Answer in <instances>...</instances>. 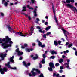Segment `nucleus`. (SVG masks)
<instances>
[{
  "mask_svg": "<svg viewBox=\"0 0 77 77\" xmlns=\"http://www.w3.org/2000/svg\"><path fill=\"white\" fill-rule=\"evenodd\" d=\"M6 40L7 41V42L6 43V45L4 47H3L4 49H6L9 47H11L12 46L11 44H13V42L11 41V39L9 38L8 36H7Z\"/></svg>",
  "mask_w": 77,
  "mask_h": 77,
  "instance_id": "1",
  "label": "nucleus"
},
{
  "mask_svg": "<svg viewBox=\"0 0 77 77\" xmlns=\"http://www.w3.org/2000/svg\"><path fill=\"white\" fill-rule=\"evenodd\" d=\"M8 36H6L5 37V38H4L3 39H2L1 38H0V44H2L1 45L2 47H5V46H6V43L8 42L7 40V37Z\"/></svg>",
  "mask_w": 77,
  "mask_h": 77,
  "instance_id": "2",
  "label": "nucleus"
},
{
  "mask_svg": "<svg viewBox=\"0 0 77 77\" xmlns=\"http://www.w3.org/2000/svg\"><path fill=\"white\" fill-rule=\"evenodd\" d=\"M66 5L68 7H69V8H70V9L72 8V9H71V10L72 11H73L74 13H75V11H76V12H77V9H76V8H75V7H74V6L72 5H71V4H66ZM74 9L75 10H74Z\"/></svg>",
  "mask_w": 77,
  "mask_h": 77,
  "instance_id": "3",
  "label": "nucleus"
},
{
  "mask_svg": "<svg viewBox=\"0 0 77 77\" xmlns=\"http://www.w3.org/2000/svg\"><path fill=\"white\" fill-rule=\"evenodd\" d=\"M49 65L50 67H48V70L49 71H53V68H55L54 65V63H53L51 62L49 63Z\"/></svg>",
  "mask_w": 77,
  "mask_h": 77,
  "instance_id": "4",
  "label": "nucleus"
},
{
  "mask_svg": "<svg viewBox=\"0 0 77 77\" xmlns=\"http://www.w3.org/2000/svg\"><path fill=\"white\" fill-rule=\"evenodd\" d=\"M52 8L53 10V12L54 13V18L55 20V21L56 23H57V24H58V23H57L58 21L57 20V18H56V14H55V10L54 9V6H52Z\"/></svg>",
  "mask_w": 77,
  "mask_h": 77,
  "instance_id": "5",
  "label": "nucleus"
},
{
  "mask_svg": "<svg viewBox=\"0 0 77 77\" xmlns=\"http://www.w3.org/2000/svg\"><path fill=\"white\" fill-rule=\"evenodd\" d=\"M0 72H1V74H5V72H7V69L6 67L4 68L3 69L2 68H0Z\"/></svg>",
  "mask_w": 77,
  "mask_h": 77,
  "instance_id": "6",
  "label": "nucleus"
},
{
  "mask_svg": "<svg viewBox=\"0 0 77 77\" xmlns=\"http://www.w3.org/2000/svg\"><path fill=\"white\" fill-rule=\"evenodd\" d=\"M6 55H7V54L6 53H5L4 54L3 53L0 54V57L1 58L2 60H4V59H5L4 57H6Z\"/></svg>",
  "mask_w": 77,
  "mask_h": 77,
  "instance_id": "7",
  "label": "nucleus"
},
{
  "mask_svg": "<svg viewBox=\"0 0 77 77\" xmlns=\"http://www.w3.org/2000/svg\"><path fill=\"white\" fill-rule=\"evenodd\" d=\"M36 28L37 29H39V31L40 33H42L43 34H44V33H45V31H42V29H41L40 26H37L36 27Z\"/></svg>",
  "mask_w": 77,
  "mask_h": 77,
  "instance_id": "8",
  "label": "nucleus"
},
{
  "mask_svg": "<svg viewBox=\"0 0 77 77\" xmlns=\"http://www.w3.org/2000/svg\"><path fill=\"white\" fill-rule=\"evenodd\" d=\"M6 27L8 29V31L10 32L11 33H12V30L13 32L14 31V29L12 28L11 27V26L10 25H7Z\"/></svg>",
  "mask_w": 77,
  "mask_h": 77,
  "instance_id": "9",
  "label": "nucleus"
},
{
  "mask_svg": "<svg viewBox=\"0 0 77 77\" xmlns=\"http://www.w3.org/2000/svg\"><path fill=\"white\" fill-rule=\"evenodd\" d=\"M37 41L38 42V45L39 46H41L42 48H44L45 47V44L42 45V43L38 39L37 40Z\"/></svg>",
  "mask_w": 77,
  "mask_h": 77,
  "instance_id": "10",
  "label": "nucleus"
},
{
  "mask_svg": "<svg viewBox=\"0 0 77 77\" xmlns=\"http://www.w3.org/2000/svg\"><path fill=\"white\" fill-rule=\"evenodd\" d=\"M23 65L26 66V68H27L28 67V66H30L31 63H28L27 64L26 63V62L23 61Z\"/></svg>",
  "mask_w": 77,
  "mask_h": 77,
  "instance_id": "11",
  "label": "nucleus"
},
{
  "mask_svg": "<svg viewBox=\"0 0 77 77\" xmlns=\"http://www.w3.org/2000/svg\"><path fill=\"white\" fill-rule=\"evenodd\" d=\"M17 34L19 35V36H26L27 35H24L22 32H17Z\"/></svg>",
  "mask_w": 77,
  "mask_h": 77,
  "instance_id": "12",
  "label": "nucleus"
},
{
  "mask_svg": "<svg viewBox=\"0 0 77 77\" xmlns=\"http://www.w3.org/2000/svg\"><path fill=\"white\" fill-rule=\"evenodd\" d=\"M33 48H26V51L27 52H30V51H33Z\"/></svg>",
  "mask_w": 77,
  "mask_h": 77,
  "instance_id": "13",
  "label": "nucleus"
},
{
  "mask_svg": "<svg viewBox=\"0 0 77 77\" xmlns=\"http://www.w3.org/2000/svg\"><path fill=\"white\" fill-rule=\"evenodd\" d=\"M14 56H12V57L10 58V62L12 63L14 62V60H13L14 59Z\"/></svg>",
  "mask_w": 77,
  "mask_h": 77,
  "instance_id": "14",
  "label": "nucleus"
},
{
  "mask_svg": "<svg viewBox=\"0 0 77 77\" xmlns=\"http://www.w3.org/2000/svg\"><path fill=\"white\" fill-rule=\"evenodd\" d=\"M37 10V9H36V8H35V10H34L33 12L34 13V17H37V14H36V11Z\"/></svg>",
  "mask_w": 77,
  "mask_h": 77,
  "instance_id": "15",
  "label": "nucleus"
},
{
  "mask_svg": "<svg viewBox=\"0 0 77 77\" xmlns=\"http://www.w3.org/2000/svg\"><path fill=\"white\" fill-rule=\"evenodd\" d=\"M35 56L36 57H32V59H33L34 60H36V59H37L38 58V54H36L35 55Z\"/></svg>",
  "mask_w": 77,
  "mask_h": 77,
  "instance_id": "16",
  "label": "nucleus"
},
{
  "mask_svg": "<svg viewBox=\"0 0 77 77\" xmlns=\"http://www.w3.org/2000/svg\"><path fill=\"white\" fill-rule=\"evenodd\" d=\"M23 15H24L25 16H26V17H27L29 19V20H31V17H30V16H28V15L24 13H22Z\"/></svg>",
  "mask_w": 77,
  "mask_h": 77,
  "instance_id": "17",
  "label": "nucleus"
},
{
  "mask_svg": "<svg viewBox=\"0 0 77 77\" xmlns=\"http://www.w3.org/2000/svg\"><path fill=\"white\" fill-rule=\"evenodd\" d=\"M51 28V26H49L48 27H47L45 29V30L46 31H48V30H50V28Z\"/></svg>",
  "mask_w": 77,
  "mask_h": 77,
  "instance_id": "18",
  "label": "nucleus"
},
{
  "mask_svg": "<svg viewBox=\"0 0 77 77\" xmlns=\"http://www.w3.org/2000/svg\"><path fill=\"white\" fill-rule=\"evenodd\" d=\"M17 53V54L18 56H21V55H23V52H20V51H19Z\"/></svg>",
  "mask_w": 77,
  "mask_h": 77,
  "instance_id": "19",
  "label": "nucleus"
},
{
  "mask_svg": "<svg viewBox=\"0 0 77 77\" xmlns=\"http://www.w3.org/2000/svg\"><path fill=\"white\" fill-rule=\"evenodd\" d=\"M31 73H32L33 76H35L36 75V73L34 72V71H31Z\"/></svg>",
  "mask_w": 77,
  "mask_h": 77,
  "instance_id": "20",
  "label": "nucleus"
},
{
  "mask_svg": "<svg viewBox=\"0 0 77 77\" xmlns=\"http://www.w3.org/2000/svg\"><path fill=\"white\" fill-rule=\"evenodd\" d=\"M54 44L55 46H57V45H58V43H57V42L56 40L54 41Z\"/></svg>",
  "mask_w": 77,
  "mask_h": 77,
  "instance_id": "21",
  "label": "nucleus"
},
{
  "mask_svg": "<svg viewBox=\"0 0 77 77\" xmlns=\"http://www.w3.org/2000/svg\"><path fill=\"white\" fill-rule=\"evenodd\" d=\"M64 65L66 66V68H69V63H65Z\"/></svg>",
  "mask_w": 77,
  "mask_h": 77,
  "instance_id": "22",
  "label": "nucleus"
},
{
  "mask_svg": "<svg viewBox=\"0 0 77 77\" xmlns=\"http://www.w3.org/2000/svg\"><path fill=\"white\" fill-rule=\"evenodd\" d=\"M23 9L22 10V12H25L26 11V7L24 6L23 7Z\"/></svg>",
  "mask_w": 77,
  "mask_h": 77,
  "instance_id": "23",
  "label": "nucleus"
},
{
  "mask_svg": "<svg viewBox=\"0 0 77 77\" xmlns=\"http://www.w3.org/2000/svg\"><path fill=\"white\" fill-rule=\"evenodd\" d=\"M61 29L62 31H63L64 34V35H65V34H66V33H66V32H67V31H66V30H64V29L63 28L62 29Z\"/></svg>",
  "mask_w": 77,
  "mask_h": 77,
  "instance_id": "24",
  "label": "nucleus"
},
{
  "mask_svg": "<svg viewBox=\"0 0 77 77\" xmlns=\"http://www.w3.org/2000/svg\"><path fill=\"white\" fill-rule=\"evenodd\" d=\"M41 62L42 64H44L45 63V59H42Z\"/></svg>",
  "mask_w": 77,
  "mask_h": 77,
  "instance_id": "25",
  "label": "nucleus"
},
{
  "mask_svg": "<svg viewBox=\"0 0 77 77\" xmlns=\"http://www.w3.org/2000/svg\"><path fill=\"white\" fill-rule=\"evenodd\" d=\"M50 59H54V58H55V56H51L50 57Z\"/></svg>",
  "mask_w": 77,
  "mask_h": 77,
  "instance_id": "26",
  "label": "nucleus"
},
{
  "mask_svg": "<svg viewBox=\"0 0 77 77\" xmlns=\"http://www.w3.org/2000/svg\"><path fill=\"white\" fill-rule=\"evenodd\" d=\"M36 71L38 73V74H41V71L39 70V69H37Z\"/></svg>",
  "mask_w": 77,
  "mask_h": 77,
  "instance_id": "27",
  "label": "nucleus"
},
{
  "mask_svg": "<svg viewBox=\"0 0 77 77\" xmlns=\"http://www.w3.org/2000/svg\"><path fill=\"white\" fill-rule=\"evenodd\" d=\"M36 71L38 73V74H41V71L39 70V69H37Z\"/></svg>",
  "mask_w": 77,
  "mask_h": 77,
  "instance_id": "28",
  "label": "nucleus"
},
{
  "mask_svg": "<svg viewBox=\"0 0 77 77\" xmlns=\"http://www.w3.org/2000/svg\"><path fill=\"white\" fill-rule=\"evenodd\" d=\"M63 61V59H60V60H59V63H62Z\"/></svg>",
  "mask_w": 77,
  "mask_h": 77,
  "instance_id": "29",
  "label": "nucleus"
},
{
  "mask_svg": "<svg viewBox=\"0 0 77 77\" xmlns=\"http://www.w3.org/2000/svg\"><path fill=\"white\" fill-rule=\"evenodd\" d=\"M66 2L67 3H70L71 2V0H66Z\"/></svg>",
  "mask_w": 77,
  "mask_h": 77,
  "instance_id": "30",
  "label": "nucleus"
},
{
  "mask_svg": "<svg viewBox=\"0 0 77 77\" xmlns=\"http://www.w3.org/2000/svg\"><path fill=\"white\" fill-rule=\"evenodd\" d=\"M4 6H8V3L7 2H5L4 3Z\"/></svg>",
  "mask_w": 77,
  "mask_h": 77,
  "instance_id": "31",
  "label": "nucleus"
},
{
  "mask_svg": "<svg viewBox=\"0 0 77 77\" xmlns=\"http://www.w3.org/2000/svg\"><path fill=\"white\" fill-rule=\"evenodd\" d=\"M73 45H72V44L71 43L69 44V45L68 46V47L69 48H70L71 47H72Z\"/></svg>",
  "mask_w": 77,
  "mask_h": 77,
  "instance_id": "32",
  "label": "nucleus"
},
{
  "mask_svg": "<svg viewBox=\"0 0 77 77\" xmlns=\"http://www.w3.org/2000/svg\"><path fill=\"white\" fill-rule=\"evenodd\" d=\"M51 54H52V55H54V50L52 51H51Z\"/></svg>",
  "mask_w": 77,
  "mask_h": 77,
  "instance_id": "33",
  "label": "nucleus"
},
{
  "mask_svg": "<svg viewBox=\"0 0 77 77\" xmlns=\"http://www.w3.org/2000/svg\"><path fill=\"white\" fill-rule=\"evenodd\" d=\"M42 56H43V57L44 59H45V58H46V56H45V54H43Z\"/></svg>",
  "mask_w": 77,
  "mask_h": 77,
  "instance_id": "34",
  "label": "nucleus"
},
{
  "mask_svg": "<svg viewBox=\"0 0 77 77\" xmlns=\"http://www.w3.org/2000/svg\"><path fill=\"white\" fill-rule=\"evenodd\" d=\"M33 30H34V29H33V27H31V28L30 29V30L31 32H33Z\"/></svg>",
  "mask_w": 77,
  "mask_h": 77,
  "instance_id": "35",
  "label": "nucleus"
},
{
  "mask_svg": "<svg viewBox=\"0 0 77 77\" xmlns=\"http://www.w3.org/2000/svg\"><path fill=\"white\" fill-rule=\"evenodd\" d=\"M51 35V32H47L46 34V36H48V35Z\"/></svg>",
  "mask_w": 77,
  "mask_h": 77,
  "instance_id": "36",
  "label": "nucleus"
},
{
  "mask_svg": "<svg viewBox=\"0 0 77 77\" xmlns=\"http://www.w3.org/2000/svg\"><path fill=\"white\" fill-rule=\"evenodd\" d=\"M5 65H7V66H8V68H11V69L12 68V67H11V66H10V65H8V64H5Z\"/></svg>",
  "mask_w": 77,
  "mask_h": 77,
  "instance_id": "37",
  "label": "nucleus"
},
{
  "mask_svg": "<svg viewBox=\"0 0 77 77\" xmlns=\"http://www.w3.org/2000/svg\"><path fill=\"white\" fill-rule=\"evenodd\" d=\"M19 51H19V48H17L16 50V52L18 53Z\"/></svg>",
  "mask_w": 77,
  "mask_h": 77,
  "instance_id": "38",
  "label": "nucleus"
},
{
  "mask_svg": "<svg viewBox=\"0 0 77 77\" xmlns=\"http://www.w3.org/2000/svg\"><path fill=\"white\" fill-rule=\"evenodd\" d=\"M32 4H33L35 2V0H31Z\"/></svg>",
  "mask_w": 77,
  "mask_h": 77,
  "instance_id": "39",
  "label": "nucleus"
},
{
  "mask_svg": "<svg viewBox=\"0 0 77 77\" xmlns=\"http://www.w3.org/2000/svg\"><path fill=\"white\" fill-rule=\"evenodd\" d=\"M64 36H66V40H67V41H68V39H67V38H68V36H67V35H66V34H65V35H64Z\"/></svg>",
  "mask_w": 77,
  "mask_h": 77,
  "instance_id": "40",
  "label": "nucleus"
},
{
  "mask_svg": "<svg viewBox=\"0 0 77 77\" xmlns=\"http://www.w3.org/2000/svg\"><path fill=\"white\" fill-rule=\"evenodd\" d=\"M28 46V45L26 43H25L24 44V46L25 47H27Z\"/></svg>",
  "mask_w": 77,
  "mask_h": 77,
  "instance_id": "41",
  "label": "nucleus"
},
{
  "mask_svg": "<svg viewBox=\"0 0 77 77\" xmlns=\"http://www.w3.org/2000/svg\"><path fill=\"white\" fill-rule=\"evenodd\" d=\"M46 34H44V35L43 36V38H44L45 39L46 38Z\"/></svg>",
  "mask_w": 77,
  "mask_h": 77,
  "instance_id": "42",
  "label": "nucleus"
},
{
  "mask_svg": "<svg viewBox=\"0 0 77 77\" xmlns=\"http://www.w3.org/2000/svg\"><path fill=\"white\" fill-rule=\"evenodd\" d=\"M37 69H36L35 68H33L32 69V70L31 71H36Z\"/></svg>",
  "mask_w": 77,
  "mask_h": 77,
  "instance_id": "43",
  "label": "nucleus"
},
{
  "mask_svg": "<svg viewBox=\"0 0 77 77\" xmlns=\"http://www.w3.org/2000/svg\"><path fill=\"white\" fill-rule=\"evenodd\" d=\"M5 2V0H2V4L3 5V4H4V2Z\"/></svg>",
  "mask_w": 77,
  "mask_h": 77,
  "instance_id": "44",
  "label": "nucleus"
},
{
  "mask_svg": "<svg viewBox=\"0 0 77 77\" xmlns=\"http://www.w3.org/2000/svg\"><path fill=\"white\" fill-rule=\"evenodd\" d=\"M59 63H56L55 64V66H57V67L58 66H59Z\"/></svg>",
  "mask_w": 77,
  "mask_h": 77,
  "instance_id": "45",
  "label": "nucleus"
},
{
  "mask_svg": "<svg viewBox=\"0 0 77 77\" xmlns=\"http://www.w3.org/2000/svg\"><path fill=\"white\" fill-rule=\"evenodd\" d=\"M11 69H14V70H16V69H17V68H16V67H14V68L11 67Z\"/></svg>",
  "mask_w": 77,
  "mask_h": 77,
  "instance_id": "46",
  "label": "nucleus"
},
{
  "mask_svg": "<svg viewBox=\"0 0 77 77\" xmlns=\"http://www.w3.org/2000/svg\"><path fill=\"white\" fill-rule=\"evenodd\" d=\"M58 43L59 45H60V44H61V41H58Z\"/></svg>",
  "mask_w": 77,
  "mask_h": 77,
  "instance_id": "47",
  "label": "nucleus"
},
{
  "mask_svg": "<svg viewBox=\"0 0 77 77\" xmlns=\"http://www.w3.org/2000/svg\"><path fill=\"white\" fill-rule=\"evenodd\" d=\"M53 77H55L56 76V73H54L53 74Z\"/></svg>",
  "mask_w": 77,
  "mask_h": 77,
  "instance_id": "48",
  "label": "nucleus"
},
{
  "mask_svg": "<svg viewBox=\"0 0 77 77\" xmlns=\"http://www.w3.org/2000/svg\"><path fill=\"white\" fill-rule=\"evenodd\" d=\"M1 15L2 17H3V16H4V14H3V13H1Z\"/></svg>",
  "mask_w": 77,
  "mask_h": 77,
  "instance_id": "49",
  "label": "nucleus"
},
{
  "mask_svg": "<svg viewBox=\"0 0 77 77\" xmlns=\"http://www.w3.org/2000/svg\"><path fill=\"white\" fill-rule=\"evenodd\" d=\"M59 72L60 73H62V72H63V70H62L61 69L59 71Z\"/></svg>",
  "mask_w": 77,
  "mask_h": 77,
  "instance_id": "50",
  "label": "nucleus"
},
{
  "mask_svg": "<svg viewBox=\"0 0 77 77\" xmlns=\"http://www.w3.org/2000/svg\"><path fill=\"white\" fill-rule=\"evenodd\" d=\"M35 43H32V46H35Z\"/></svg>",
  "mask_w": 77,
  "mask_h": 77,
  "instance_id": "51",
  "label": "nucleus"
},
{
  "mask_svg": "<svg viewBox=\"0 0 77 77\" xmlns=\"http://www.w3.org/2000/svg\"><path fill=\"white\" fill-rule=\"evenodd\" d=\"M21 48H22L23 49V48H25V47L23 45H22L21 46Z\"/></svg>",
  "mask_w": 77,
  "mask_h": 77,
  "instance_id": "52",
  "label": "nucleus"
},
{
  "mask_svg": "<svg viewBox=\"0 0 77 77\" xmlns=\"http://www.w3.org/2000/svg\"><path fill=\"white\" fill-rule=\"evenodd\" d=\"M29 77H32V75L31 73H29Z\"/></svg>",
  "mask_w": 77,
  "mask_h": 77,
  "instance_id": "53",
  "label": "nucleus"
},
{
  "mask_svg": "<svg viewBox=\"0 0 77 77\" xmlns=\"http://www.w3.org/2000/svg\"><path fill=\"white\" fill-rule=\"evenodd\" d=\"M36 20H37V21H40V20L38 18H37L36 19Z\"/></svg>",
  "mask_w": 77,
  "mask_h": 77,
  "instance_id": "54",
  "label": "nucleus"
},
{
  "mask_svg": "<svg viewBox=\"0 0 77 77\" xmlns=\"http://www.w3.org/2000/svg\"><path fill=\"white\" fill-rule=\"evenodd\" d=\"M33 32H32V31H31V32L29 33V34H30V35H32V34H33Z\"/></svg>",
  "mask_w": 77,
  "mask_h": 77,
  "instance_id": "55",
  "label": "nucleus"
},
{
  "mask_svg": "<svg viewBox=\"0 0 77 77\" xmlns=\"http://www.w3.org/2000/svg\"><path fill=\"white\" fill-rule=\"evenodd\" d=\"M29 9H32V10H33V8L32 7H30L29 8Z\"/></svg>",
  "mask_w": 77,
  "mask_h": 77,
  "instance_id": "56",
  "label": "nucleus"
},
{
  "mask_svg": "<svg viewBox=\"0 0 77 77\" xmlns=\"http://www.w3.org/2000/svg\"><path fill=\"white\" fill-rule=\"evenodd\" d=\"M19 59V60H22V59H23V57H20Z\"/></svg>",
  "mask_w": 77,
  "mask_h": 77,
  "instance_id": "57",
  "label": "nucleus"
},
{
  "mask_svg": "<svg viewBox=\"0 0 77 77\" xmlns=\"http://www.w3.org/2000/svg\"><path fill=\"white\" fill-rule=\"evenodd\" d=\"M70 62V60H69V59H67V62L68 63H69Z\"/></svg>",
  "mask_w": 77,
  "mask_h": 77,
  "instance_id": "58",
  "label": "nucleus"
},
{
  "mask_svg": "<svg viewBox=\"0 0 77 77\" xmlns=\"http://www.w3.org/2000/svg\"><path fill=\"white\" fill-rule=\"evenodd\" d=\"M60 68L62 70L63 69V67L62 66H61L60 67Z\"/></svg>",
  "mask_w": 77,
  "mask_h": 77,
  "instance_id": "59",
  "label": "nucleus"
},
{
  "mask_svg": "<svg viewBox=\"0 0 77 77\" xmlns=\"http://www.w3.org/2000/svg\"><path fill=\"white\" fill-rule=\"evenodd\" d=\"M40 66H39V67L40 68H41L42 67V65L39 64Z\"/></svg>",
  "mask_w": 77,
  "mask_h": 77,
  "instance_id": "60",
  "label": "nucleus"
},
{
  "mask_svg": "<svg viewBox=\"0 0 77 77\" xmlns=\"http://www.w3.org/2000/svg\"><path fill=\"white\" fill-rule=\"evenodd\" d=\"M45 25H47L48 24V22H45Z\"/></svg>",
  "mask_w": 77,
  "mask_h": 77,
  "instance_id": "61",
  "label": "nucleus"
},
{
  "mask_svg": "<svg viewBox=\"0 0 77 77\" xmlns=\"http://www.w3.org/2000/svg\"><path fill=\"white\" fill-rule=\"evenodd\" d=\"M10 5L11 6H12L13 5H14V4H13V3H11L10 4Z\"/></svg>",
  "mask_w": 77,
  "mask_h": 77,
  "instance_id": "62",
  "label": "nucleus"
},
{
  "mask_svg": "<svg viewBox=\"0 0 77 77\" xmlns=\"http://www.w3.org/2000/svg\"><path fill=\"white\" fill-rule=\"evenodd\" d=\"M69 44V43L68 42H66V45H68Z\"/></svg>",
  "mask_w": 77,
  "mask_h": 77,
  "instance_id": "63",
  "label": "nucleus"
},
{
  "mask_svg": "<svg viewBox=\"0 0 77 77\" xmlns=\"http://www.w3.org/2000/svg\"><path fill=\"white\" fill-rule=\"evenodd\" d=\"M75 54L76 56H77V51H76L75 52Z\"/></svg>",
  "mask_w": 77,
  "mask_h": 77,
  "instance_id": "64",
  "label": "nucleus"
}]
</instances>
